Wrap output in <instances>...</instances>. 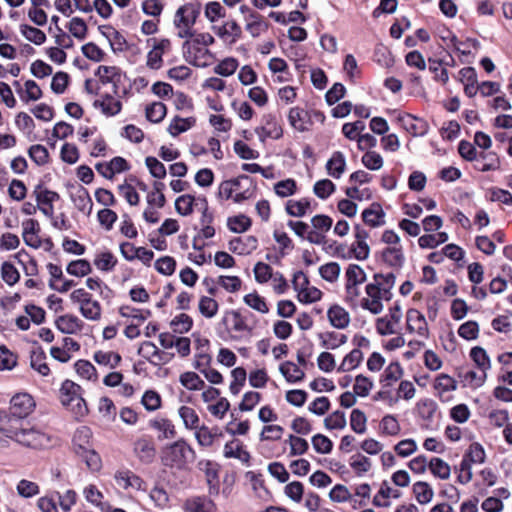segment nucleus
Returning <instances> with one entry per match:
<instances>
[{
	"label": "nucleus",
	"mask_w": 512,
	"mask_h": 512,
	"mask_svg": "<svg viewBox=\"0 0 512 512\" xmlns=\"http://www.w3.org/2000/svg\"><path fill=\"white\" fill-rule=\"evenodd\" d=\"M349 464L350 467L358 476H362L363 474L368 472L372 467L370 459L362 454L353 455L350 458Z\"/></svg>",
	"instance_id": "obj_47"
},
{
	"label": "nucleus",
	"mask_w": 512,
	"mask_h": 512,
	"mask_svg": "<svg viewBox=\"0 0 512 512\" xmlns=\"http://www.w3.org/2000/svg\"><path fill=\"white\" fill-rule=\"evenodd\" d=\"M470 357L475 362L480 371L487 372L491 368L490 359L482 347H474L470 351Z\"/></svg>",
	"instance_id": "obj_46"
},
{
	"label": "nucleus",
	"mask_w": 512,
	"mask_h": 512,
	"mask_svg": "<svg viewBox=\"0 0 512 512\" xmlns=\"http://www.w3.org/2000/svg\"><path fill=\"white\" fill-rule=\"evenodd\" d=\"M138 354L154 365L166 363L173 357V354L160 351L158 347L150 341H144L140 345Z\"/></svg>",
	"instance_id": "obj_12"
},
{
	"label": "nucleus",
	"mask_w": 512,
	"mask_h": 512,
	"mask_svg": "<svg viewBox=\"0 0 512 512\" xmlns=\"http://www.w3.org/2000/svg\"><path fill=\"white\" fill-rule=\"evenodd\" d=\"M246 30L252 37H258L268 29V24L263 20V17L256 13L251 12L245 17Z\"/></svg>",
	"instance_id": "obj_22"
},
{
	"label": "nucleus",
	"mask_w": 512,
	"mask_h": 512,
	"mask_svg": "<svg viewBox=\"0 0 512 512\" xmlns=\"http://www.w3.org/2000/svg\"><path fill=\"white\" fill-rule=\"evenodd\" d=\"M1 278L7 285L13 286L19 281L20 274L11 262L5 261L1 266Z\"/></svg>",
	"instance_id": "obj_58"
},
{
	"label": "nucleus",
	"mask_w": 512,
	"mask_h": 512,
	"mask_svg": "<svg viewBox=\"0 0 512 512\" xmlns=\"http://www.w3.org/2000/svg\"><path fill=\"white\" fill-rule=\"evenodd\" d=\"M21 34L30 42L35 45H42L46 41L45 33L33 26L27 24L20 25Z\"/></svg>",
	"instance_id": "obj_40"
},
{
	"label": "nucleus",
	"mask_w": 512,
	"mask_h": 512,
	"mask_svg": "<svg viewBox=\"0 0 512 512\" xmlns=\"http://www.w3.org/2000/svg\"><path fill=\"white\" fill-rule=\"evenodd\" d=\"M345 168L346 159L344 154L340 151L334 152L326 163L327 173L335 179H339L342 176Z\"/></svg>",
	"instance_id": "obj_20"
},
{
	"label": "nucleus",
	"mask_w": 512,
	"mask_h": 512,
	"mask_svg": "<svg viewBox=\"0 0 512 512\" xmlns=\"http://www.w3.org/2000/svg\"><path fill=\"white\" fill-rule=\"evenodd\" d=\"M321 344L327 349H336L346 343L347 336L337 332H327L320 335Z\"/></svg>",
	"instance_id": "obj_43"
},
{
	"label": "nucleus",
	"mask_w": 512,
	"mask_h": 512,
	"mask_svg": "<svg viewBox=\"0 0 512 512\" xmlns=\"http://www.w3.org/2000/svg\"><path fill=\"white\" fill-rule=\"evenodd\" d=\"M401 427L393 415H386L382 418L380 422V431L382 434L388 436H396L400 433Z\"/></svg>",
	"instance_id": "obj_56"
},
{
	"label": "nucleus",
	"mask_w": 512,
	"mask_h": 512,
	"mask_svg": "<svg viewBox=\"0 0 512 512\" xmlns=\"http://www.w3.org/2000/svg\"><path fill=\"white\" fill-rule=\"evenodd\" d=\"M17 493L23 498H31L39 494L40 489L37 483L22 479L16 487Z\"/></svg>",
	"instance_id": "obj_62"
},
{
	"label": "nucleus",
	"mask_w": 512,
	"mask_h": 512,
	"mask_svg": "<svg viewBox=\"0 0 512 512\" xmlns=\"http://www.w3.org/2000/svg\"><path fill=\"white\" fill-rule=\"evenodd\" d=\"M195 124L194 118L175 117L168 127V131L172 136H177L190 129Z\"/></svg>",
	"instance_id": "obj_59"
},
{
	"label": "nucleus",
	"mask_w": 512,
	"mask_h": 512,
	"mask_svg": "<svg viewBox=\"0 0 512 512\" xmlns=\"http://www.w3.org/2000/svg\"><path fill=\"white\" fill-rule=\"evenodd\" d=\"M412 492L417 502L421 505L428 504L434 497V491L431 485L425 481H418L413 484Z\"/></svg>",
	"instance_id": "obj_25"
},
{
	"label": "nucleus",
	"mask_w": 512,
	"mask_h": 512,
	"mask_svg": "<svg viewBox=\"0 0 512 512\" xmlns=\"http://www.w3.org/2000/svg\"><path fill=\"white\" fill-rule=\"evenodd\" d=\"M288 121L290 125L299 132L308 130L310 116L308 111L300 107H293L289 110Z\"/></svg>",
	"instance_id": "obj_17"
},
{
	"label": "nucleus",
	"mask_w": 512,
	"mask_h": 512,
	"mask_svg": "<svg viewBox=\"0 0 512 512\" xmlns=\"http://www.w3.org/2000/svg\"><path fill=\"white\" fill-rule=\"evenodd\" d=\"M219 305L217 301L208 296H202L199 300L198 309L202 316L213 318L218 312Z\"/></svg>",
	"instance_id": "obj_49"
},
{
	"label": "nucleus",
	"mask_w": 512,
	"mask_h": 512,
	"mask_svg": "<svg viewBox=\"0 0 512 512\" xmlns=\"http://www.w3.org/2000/svg\"><path fill=\"white\" fill-rule=\"evenodd\" d=\"M46 358V354L41 348L34 349L30 353V367L42 376H48L50 373Z\"/></svg>",
	"instance_id": "obj_26"
},
{
	"label": "nucleus",
	"mask_w": 512,
	"mask_h": 512,
	"mask_svg": "<svg viewBox=\"0 0 512 512\" xmlns=\"http://www.w3.org/2000/svg\"><path fill=\"white\" fill-rule=\"evenodd\" d=\"M194 201L195 198L192 195L185 194L179 196L175 200V209L177 213H179L182 216L190 215L193 212Z\"/></svg>",
	"instance_id": "obj_61"
},
{
	"label": "nucleus",
	"mask_w": 512,
	"mask_h": 512,
	"mask_svg": "<svg viewBox=\"0 0 512 512\" xmlns=\"http://www.w3.org/2000/svg\"><path fill=\"white\" fill-rule=\"evenodd\" d=\"M406 327L409 333L417 334L422 339L429 338V328L426 318L417 309L411 308L407 311Z\"/></svg>",
	"instance_id": "obj_10"
},
{
	"label": "nucleus",
	"mask_w": 512,
	"mask_h": 512,
	"mask_svg": "<svg viewBox=\"0 0 512 512\" xmlns=\"http://www.w3.org/2000/svg\"><path fill=\"white\" fill-rule=\"evenodd\" d=\"M0 432L25 447L24 436H28L29 430L22 429L16 418L10 417L9 414L2 410H0Z\"/></svg>",
	"instance_id": "obj_7"
},
{
	"label": "nucleus",
	"mask_w": 512,
	"mask_h": 512,
	"mask_svg": "<svg viewBox=\"0 0 512 512\" xmlns=\"http://www.w3.org/2000/svg\"><path fill=\"white\" fill-rule=\"evenodd\" d=\"M476 160V168L481 172L497 170L500 167L499 158L494 153L481 152Z\"/></svg>",
	"instance_id": "obj_30"
},
{
	"label": "nucleus",
	"mask_w": 512,
	"mask_h": 512,
	"mask_svg": "<svg viewBox=\"0 0 512 512\" xmlns=\"http://www.w3.org/2000/svg\"><path fill=\"white\" fill-rule=\"evenodd\" d=\"M178 414L186 429L194 430L198 428L200 419L193 408L183 405L178 409Z\"/></svg>",
	"instance_id": "obj_32"
},
{
	"label": "nucleus",
	"mask_w": 512,
	"mask_h": 512,
	"mask_svg": "<svg viewBox=\"0 0 512 512\" xmlns=\"http://www.w3.org/2000/svg\"><path fill=\"white\" fill-rule=\"evenodd\" d=\"M36 403L34 398L26 393H17L10 400V417L18 420L22 429L29 430L25 437V447L32 449L48 448L52 445L51 436L25 419L34 411Z\"/></svg>",
	"instance_id": "obj_1"
},
{
	"label": "nucleus",
	"mask_w": 512,
	"mask_h": 512,
	"mask_svg": "<svg viewBox=\"0 0 512 512\" xmlns=\"http://www.w3.org/2000/svg\"><path fill=\"white\" fill-rule=\"evenodd\" d=\"M346 283L350 285H361L366 281L365 271L357 264H350L346 269Z\"/></svg>",
	"instance_id": "obj_42"
},
{
	"label": "nucleus",
	"mask_w": 512,
	"mask_h": 512,
	"mask_svg": "<svg viewBox=\"0 0 512 512\" xmlns=\"http://www.w3.org/2000/svg\"><path fill=\"white\" fill-rule=\"evenodd\" d=\"M211 30L218 36L224 43L233 45L242 35V29L235 20H228L221 25H212Z\"/></svg>",
	"instance_id": "obj_9"
},
{
	"label": "nucleus",
	"mask_w": 512,
	"mask_h": 512,
	"mask_svg": "<svg viewBox=\"0 0 512 512\" xmlns=\"http://www.w3.org/2000/svg\"><path fill=\"white\" fill-rule=\"evenodd\" d=\"M193 325L192 318L185 314L181 313L173 318V320L170 323V326L173 330V332L178 334H183L188 332Z\"/></svg>",
	"instance_id": "obj_55"
},
{
	"label": "nucleus",
	"mask_w": 512,
	"mask_h": 512,
	"mask_svg": "<svg viewBox=\"0 0 512 512\" xmlns=\"http://www.w3.org/2000/svg\"><path fill=\"white\" fill-rule=\"evenodd\" d=\"M255 132L262 142L267 138L279 139L283 134L276 116L271 113L263 115L261 119V126L256 128Z\"/></svg>",
	"instance_id": "obj_11"
},
{
	"label": "nucleus",
	"mask_w": 512,
	"mask_h": 512,
	"mask_svg": "<svg viewBox=\"0 0 512 512\" xmlns=\"http://www.w3.org/2000/svg\"><path fill=\"white\" fill-rule=\"evenodd\" d=\"M134 451L139 459L145 463L151 462L155 456L154 444L146 438H140L135 442Z\"/></svg>",
	"instance_id": "obj_23"
},
{
	"label": "nucleus",
	"mask_w": 512,
	"mask_h": 512,
	"mask_svg": "<svg viewBox=\"0 0 512 512\" xmlns=\"http://www.w3.org/2000/svg\"><path fill=\"white\" fill-rule=\"evenodd\" d=\"M363 359V353L360 349H353L349 354H347L342 363L340 364L338 371L340 372H348L359 366Z\"/></svg>",
	"instance_id": "obj_41"
},
{
	"label": "nucleus",
	"mask_w": 512,
	"mask_h": 512,
	"mask_svg": "<svg viewBox=\"0 0 512 512\" xmlns=\"http://www.w3.org/2000/svg\"><path fill=\"white\" fill-rule=\"evenodd\" d=\"M60 400L76 417H84L88 413L85 400L81 396V387L70 380H65L60 388Z\"/></svg>",
	"instance_id": "obj_5"
},
{
	"label": "nucleus",
	"mask_w": 512,
	"mask_h": 512,
	"mask_svg": "<svg viewBox=\"0 0 512 512\" xmlns=\"http://www.w3.org/2000/svg\"><path fill=\"white\" fill-rule=\"evenodd\" d=\"M273 189L277 196L286 198L296 193L297 184L294 179L288 178L275 183Z\"/></svg>",
	"instance_id": "obj_48"
},
{
	"label": "nucleus",
	"mask_w": 512,
	"mask_h": 512,
	"mask_svg": "<svg viewBox=\"0 0 512 512\" xmlns=\"http://www.w3.org/2000/svg\"><path fill=\"white\" fill-rule=\"evenodd\" d=\"M429 470L434 477L440 480H447L451 475L450 465L439 457H433L429 460Z\"/></svg>",
	"instance_id": "obj_28"
},
{
	"label": "nucleus",
	"mask_w": 512,
	"mask_h": 512,
	"mask_svg": "<svg viewBox=\"0 0 512 512\" xmlns=\"http://www.w3.org/2000/svg\"><path fill=\"white\" fill-rule=\"evenodd\" d=\"M28 155L39 166L45 165L49 160L47 148L40 144L32 145L28 150Z\"/></svg>",
	"instance_id": "obj_63"
},
{
	"label": "nucleus",
	"mask_w": 512,
	"mask_h": 512,
	"mask_svg": "<svg viewBox=\"0 0 512 512\" xmlns=\"http://www.w3.org/2000/svg\"><path fill=\"white\" fill-rule=\"evenodd\" d=\"M399 496L400 492L390 487L388 482L384 481L373 498V504L378 507H388L390 505L389 499L391 497L398 498Z\"/></svg>",
	"instance_id": "obj_24"
},
{
	"label": "nucleus",
	"mask_w": 512,
	"mask_h": 512,
	"mask_svg": "<svg viewBox=\"0 0 512 512\" xmlns=\"http://www.w3.org/2000/svg\"><path fill=\"white\" fill-rule=\"evenodd\" d=\"M150 426L161 432V437L163 439L173 438L176 435L175 426L173 423L167 418H156L150 421Z\"/></svg>",
	"instance_id": "obj_36"
},
{
	"label": "nucleus",
	"mask_w": 512,
	"mask_h": 512,
	"mask_svg": "<svg viewBox=\"0 0 512 512\" xmlns=\"http://www.w3.org/2000/svg\"><path fill=\"white\" fill-rule=\"evenodd\" d=\"M328 319L331 325L337 329H344L350 323L349 313L339 305H333L328 309Z\"/></svg>",
	"instance_id": "obj_19"
},
{
	"label": "nucleus",
	"mask_w": 512,
	"mask_h": 512,
	"mask_svg": "<svg viewBox=\"0 0 512 512\" xmlns=\"http://www.w3.org/2000/svg\"><path fill=\"white\" fill-rule=\"evenodd\" d=\"M279 369L288 382L295 383L301 381L305 376L304 371L290 361L282 363Z\"/></svg>",
	"instance_id": "obj_33"
},
{
	"label": "nucleus",
	"mask_w": 512,
	"mask_h": 512,
	"mask_svg": "<svg viewBox=\"0 0 512 512\" xmlns=\"http://www.w3.org/2000/svg\"><path fill=\"white\" fill-rule=\"evenodd\" d=\"M92 431L87 426L79 427L73 436V443L76 448V453L88 451L92 447L91 445Z\"/></svg>",
	"instance_id": "obj_21"
},
{
	"label": "nucleus",
	"mask_w": 512,
	"mask_h": 512,
	"mask_svg": "<svg viewBox=\"0 0 512 512\" xmlns=\"http://www.w3.org/2000/svg\"><path fill=\"white\" fill-rule=\"evenodd\" d=\"M403 376V369L399 362H391L384 370L383 379L386 386H391Z\"/></svg>",
	"instance_id": "obj_53"
},
{
	"label": "nucleus",
	"mask_w": 512,
	"mask_h": 512,
	"mask_svg": "<svg viewBox=\"0 0 512 512\" xmlns=\"http://www.w3.org/2000/svg\"><path fill=\"white\" fill-rule=\"evenodd\" d=\"M286 212L293 217H302L310 210V201L306 198L289 200L286 203Z\"/></svg>",
	"instance_id": "obj_37"
},
{
	"label": "nucleus",
	"mask_w": 512,
	"mask_h": 512,
	"mask_svg": "<svg viewBox=\"0 0 512 512\" xmlns=\"http://www.w3.org/2000/svg\"><path fill=\"white\" fill-rule=\"evenodd\" d=\"M167 109L162 102H153L148 105L145 110L146 118L150 122L159 123L166 116Z\"/></svg>",
	"instance_id": "obj_44"
},
{
	"label": "nucleus",
	"mask_w": 512,
	"mask_h": 512,
	"mask_svg": "<svg viewBox=\"0 0 512 512\" xmlns=\"http://www.w3.org/2000/svg\"><path fill=\"white\" fill-rule=\"evenodd\" d=\"M182 44V52L185 59L194 65H200L202 59L211 56L208 49L209 46L215 43V38L208 32H193V35L185 38Z\"/></svg>",
	"instance_id": "obj_3"
},
{
	"label": "nucleus",
	"mask_w": 512,
	"mask_h": 512,
	"mask_svg": "<svg viewBox=\"0 0 512 512\" xmlns=\"http://www.w3.org/2000/svg\"><path fill=\"white\" fill-rule=\"evenodd\" d=\"M160 458L164 466L182 470L195 459V451L184 439H180L165 446Z\"/></svg>",
	"instance_id": "obj_4"
},
{
	"label": "nucleus",
	"mask_w": 512,
	"mask_h": 512,
	"mask_svg": "<svg viewBox=\"0 0 512 512\" xmlns=\"http://www.w3.org/2000/svg\"><path fill=\"white\" fill-rule=\"evenodd\" d=\"M200 15V5L187 3L180 6L174 16V25L179 38H188L193 35L194 25Z\"/></svg>",
	"instance_id": "obj_6"
},
{
	"label": "nucleus",
	"mask_w": 512,
	"mask_h": 512,
	"mask_svg": "<svg viewBox=\"0 0 512 512\" xmlns=\"http://www.w3.org/2000/svg\"><path fill=\"white\" fill-rule=\"evenodd\" d=\"M96 363L110 368H115L121 361V356L113 351H97L93 356Z\"/></svg>",
	"instance_id": "obj_38"
},
{
	"label": "nucleus",
	"mask_w": 512,
	"mask_h": 512,
	"mask_svg": "<svg viewBox=\"0 0 512 512\" xmlns=\"http://www.w3.org/2000/svg\"><path fill=\"white\" fill-rule=\"evenodd\" d=\"M67 29L78 40H84L87 36L88 27L82 18L73 17L68 23Z\"/></svg>",
	"instance_id": "obj_51"
},
{
	"label": "nucleus",
	"mask_w": 512,
	"mask_h": 512,
	"mask_svg": "<svg viewBox=\"0 0 512 512\" xmlns=\"http://www.w3.org/2000/svg\"><path fill=\"white\" fill-rule=\"evenodd\" d=\"M345 302L352 309L362 308V297L359 285L345 284Z\"/></svg>",
	"instance_id": "obj_39"
},
{
	"label": "nucleus",
	"mask_w": 512,
	"mask_h": 512,
	"mask_svg": "<svg viewBox=\"0 0 512 512\" xmlns=\"http://www.w3.org/2000/svg\"><path fill=\"white\" fill-rule=\"evenodd\" d=\"M395 281L396 277L393 273L375 274L372 281L365 286L362 309L373 315L381 314L384 310V302L392 299Z\"/></svg>",
	"instance_id": "obj_2"
},
{
	"label": "nucleus",
	"mask_w": 512,
	"mask_h": 512,
	"mask_svg": "<svg viewBox=\"0 0 512 512\" xmlns=\"http://www.w3.org/2000/svg\"><path fill=\"white\" fill-rule=\"evenodd\" d=\"M347 421L345 413L337 410L324 419V425L329 430H341L346 427Z\"/></svg>",
	"instance_id": "obj_54"
},
{
	"label": "nucleus",
	"mask_w": 512,
	"mask_h": 512,
	"mask_svg": "<svg viewBox=\"0 0 512 512\" xmlns=\"http://www.w3.org/2000/svg\"><path fill=\"white\" fill-rule=\"evenodd\" d=\"M245 182H248L250 186L252 184L251 179L246 175L223 181L219 185L218 196L225 200L232 198L238 190L243 188V183Z\"/></svg>",
	"instance_id": "obj_13"
},
{
	"label": "nucleus",
	"mask_w": 512,
	"mask_h": 512,
	"mask_svg": "<svg viewBox=\"0 0 512 512\" xmlns=\"http://www.w3.org/2000/svg\"><path fill=\"white\" fill-rule=\"evenodd\" d=\"M117 264V259L111 252H102L97 255L94 265L101 271H110Z\"/></svg>",
	"instance_id": "obj_60"
},
{
	"label": "nucleus",
	"mask_w": 512,
	"mask_h": 512,
	"mask_svg": "<svg viewBox=\"0 0 512 512\" xmlns=\"http://www.w3.org/2000/svg\"><path fill=\"white\" fill-rule=\"evenodd\" d=\"M94 106L99 107L102 113L107 116H114L122 109L121 102L111 95H105L101 100L95 101Z\"/></svg>",
	"instance_id": "obj_27"
},
{
	"label": "nucleus",
	"mask_w": 512,
	"mask_h": 512,
	"mask_svg": "<svg viewBox=\"0 0 512 512\" xmlns=\"http://www.w3.org/2000/svg\"><path fill=\"white\" fill-rule=\"evenodd\" d=\"M38 209L48 218H53L54 203L60 199L57 192L37 185L33 191Z\"/></svg>",
	"instance_id": "obj_8"
},
{
	"label": "nucleus",
	"mask_w": 512,
	"mask_h": 512,
	"mask_svg": "<svg viewBox=\"0 0 512 512\" xmlns=\"http://www.w3.org/2000/svg\"><path fill=\"white\" fill-rule=\"evenodd\" d=\"M91 270L92 268L90 263L85 259L71 261L66 268V271L70 275L76 277H84L88 275L91 272Z\"/></svg>",
	"instance_id": "obj_52"
},
{
	"label": "nucleus",
	"mask_w": 512,
	"mask_h": 512,
	"mask_svg": "<svg viewBox=\"0 0 512 512\" xmlns=\"http://www.w3.org/2000/svg\"><path fill=\"white\" fill-rule=\"evenodd\" d=\"M179 381L182 386L190 391L201 390L205 387V382L200 376L191 371L184 372L180 375Z\"/></svg>",
	"instance_id": "obj_34"
},
{
	"label": "nucleus",
	"mask_w": 512,
	"mask_h": 512,
	"mask_svg": "<svg viewBox=\"0 0 512 512\" xmlns=\"http://www.w3.org/2000/svg\"><path fill=\"white\" fill-rule=\"evenodd\" d=\"M186 512H217L214 502L205 496L189 498L184 503Z\"/></svg>",
	"instance_id": "obj_14"
},
{
	"label": "nucleus",
	"mask_w": 512,
	"mask_h": 512,
	"mask_svg": "<svg viewBox=\"0 0 512 512\" xmlns=\"http://www.w3.org/2000/svg\"><path fill=\"white\" fill-rule=\"evenodd\" d=\"M401 120L403 122L404 128L410 134H412L414 136L424 134L426 128H425V123L422 120H420L416 117H413L411 115H406Z\"/></svg>",
	"instance_id": "obj_57"
},
{
	"label": "nucleus",
	"mask_w": 512,
	"mask_h": 512,
	"mask_svg": "<svg viewBox=\"0 0 512 512\" xmlns=\"http://www.w3.org/2000/svg\"><path fill=\"white\" fill-rule=\"evenodd\" d=\"M367 418L363 411L354 409L350 415L351 429L357 434H364L367 430Z\"/></svg>",
	"instance_id": "obj_50"
},
{
	"label": "nucleus",
	"mask_w": 512,
	"mask_h": 512,
	"mask_svg": "<svg viewBox=\"0 0 512 512\" xmlns=\"http://www.w3.org/2000/svg\"><path fill=\"white\" fill-rule=\"evenodd\" d=\"M81 315L90 321H98L101 318L102 308L100 303L93 298L90 299L85 305L79 307Z\"/></svg>",
	"instance_id": "obj_35"
},
{
	"label": "nucleus",
	"mask_w": 512,
	"mask_h": 512,
	"mask_svg": "<svg viewBox=\"0 0 512 512\" xmlns=\"http://www.w3.org/2000/svg\"><path fill=\"white\" fill-rule=\"evenodd\" d=\"M74 203L81 212L86 213L87 215H90L92 212L93 202L85 188H81L76 192Z\"/></svg>",
	"instance_id": "obj_45"
},
{
	"label": "nucleus",
	"mask_w": 512,
	"mask_h": 512,
	"mask_svg": "<svg viewBox=\"0 0 512 512\" xmlns=\"http://www.w3.org/2000/svg\"><path fill=\"white\" fill-rule=\"evenodd\" d=\"M383 262L390 267L401 268L405 262L402 246H389L381 252Z\"/></svg>",
	"instance_id": "obj_18"
},
{
	"label": "nucleus",
	"mask_w": 512,
	"mask_h": 512,
	"mask_svg": "<svg viewBox=\"0 0 512 512\" xmlns=\"http://www.w3.org/2000/svg\"><path fill=\"white\" fill-rule=\"evenodd\" d=\"M115 481L117 485L123 489L133 488L141 490L143 488V480L130 470H121L116 472Z\"/></svg>",
	"instance_id": "obj_16"
},
{
	"label": "nucleus",
	"mask_w": 512,
	"mask_h": 512,
	"mask_svg": "<svg viewBox=\"0 0 512 512\" xmlns=\"http://www.w3.org/2000/svg\"><path fill=\"white\" fill-rule=\"evenodd\" d=\"M384 213L379 204H372L370 208L362 213L363 221L371 227H377L384 223Z\"/></svg>",
	"instance_id": "obj_31"
},
{
	"label": "nucleus",
	"mask_w": 512,
	"mask_h": 512,
	"mask_svg": "<svg viewBox=\"0 0 512 512\" xmlns=\"http://www.w3.org/2000/svg\"><path fill=\"white\" fill-rule=\"evenodd\" d=\"M55 326L64 334H75L83 327V322L75 315L66 314L55 320Z\"/></svg>",
	"instance_id": "obj_15"
},
{
	"label": "nucleus",
	"mask_w": 512,
	"mask_h": 512,
	"mask_svg": "<svg viewBox=\"0 0 512 512\" xmlns=\"http://www.w3.org/2000/svg\"><path fill=\"white\" fill-rule=\"evenodd\" d=\"M418 449L417 443L414 439H404L394 446L396 454L402 458H406L414 454Z\"/></svg>",
	"instance_id": "obj_64"
},
{
	"label": "nucleus",
	"mask_w": 512,
	"mask_h": 512,
	"mask_svg": "<svg viewBox=\"0 0 512 512\" xmlns=\"http://www.w3.org/2000/svg\"><path fill=\"white\" fill-rule=\"evenodd\" d=\"M224 456L226 458H236L243 462H247L249 460V453L243 449L242 443L234 439L224 446Z\"/></svg>",
	"instance_id": "obj_29"
}]
</instances>
